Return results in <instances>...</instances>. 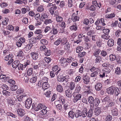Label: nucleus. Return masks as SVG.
Returning <instances> with one entry per match:
<instances>
[{"label":"nucleus","mask_w":121,"mask_h":121,"mask_svg":"<svg viewBox=\"0 0 121 121\" xmlns=\"http://www.w3.org/2000/svg\"><path fill=\"white\" fill-rule=\"evenodd\" d=\"M30 8L29 7L27 6L26 8H23L22 9V13L23 14L25 13L27 11L30 10Z\"/></svg>","instance_id":"obj_41"},{"label":"nucleus","mask_w":121,"mask_h":121,"mask_svg":"<svg viewBox=\"0 0 121 121\" xmlns=\"http://www.w3.org/2000/svg\"><path fill=\"white\" fill-rule=\"evenodd\" d=\"M33 73V68H29L27 71V74L28 76H31Z\"/></svg>","instance_id":"obj_38"},{"label":"nucleus","mask_w":121,"mask_h":121,"mask_svg":"<svg viewBox=\"0 0 121 121\" xmlns=\"http://www.w3.org/2000/svg\"><path fill=\"white\" fill-rule=\"evenodd\" d=\"M82 116V112L80 110H78L76 111L75 113V116L76 118H78Z\"/></svg>","instance_id":"obj_30"},{"label":"nucleus","mask_w":121,"mask_h":121,"mask_svg":"<svg viewBox=\"0 0 121 121\" xmlns=\"http://www.w3.org/2000/svg\"><path fill=\"white\" fill-rule=\"evenodd\" d=\"M87 109L86 108H84L82 112V116L83 118L85 117L87 115Z\"/></svg>","instance_id":"obj_34"},{"label":"nucleus","mask_w":121,"mask_h":121,"mask_svg":"<svg viewBox=\"0 0 121 121\" xmlns=\"http://www.w3.org/2000/svg\"><path fill=\"white\" fill-rule=\"evenodd\" d=\"M61 46H63L64 49L66 51H68L70 50V43L69 42H68V40L65 38H64L63 39Z\"/></svg>","instance_id":"obj_4"},{"label":"nucleus","mask_w":121,"mask_h":121,"mask_svg":"<svg viewBox=\"0 0 121 121\" xmlns=\"http://www.w3.org/2000/svg\"><path fill=\"white\" fill-rule=\"evenodd\" d=\"M115 73L117 74L120 75L121 73V70L120 68L119 67H117L115 69Z\"/></svg>","instance_id":"obj_52"},{"label":"nucleus","mask_w":121,"mask_h":121,"mask_svg":"<svg viewBox=\"0 0 121 121\" xmlns=\"http://www.w3.org/2000/svg\"><path fill=\"white\" fill-rule=\"evenodd\" d=\"M75 86V83L73 82H72L71 83L69 86V88L71 90L73 89Z\"/></svg>","instance_id":"obj_55"},{"label":"nucleus","mask_w":121,"mask_h":121,"mask_svg":"<svg viewBox=\"0 0 121 121\" xmlns=\"http://www.w3.org/2000/svg\"><path fill=\"white\" fill-rule=\"evenodd\" d=\"M83 82L84 83L87 84L90 81V78L86 75H83L82 77Z\"/></svg>","instance_id":"obj_15"},{"label":"nucleus","mask_w":121,"mask_h":121,"mask_svg":"<svg viewBox=\"0 0 121 121\" xmlns=\"http://www.w3.org/2000/svg\"><path fill=\"white\" fill-rule=\"evenodd\" d=\"M56 88L57 90L59 92H61L63 91V87L59 84L57 85Z\"/></svg>","instance_id":"obj_36"},{"label":"nucleus","mask_w":121,"mask_h":121,"mask_svg":"<svg viewBox=\"0 0 121 121\" xmlns=\"http://www.w3.org/2000/svg\"><path fill=\"white\" fill-rule=\"evenodd\" d=\"M76 0H68V5L69 7H72L73 4L76 2Z\"/></svg>","instance_id":"obj_37"},{"label":"nucleus","mask_w":121,"mask_h":121,"mask_svg":"<svg viewBox=\"0 0 121 121\" xmlns=\"http://www.w3.org/2000/svg\"><path fill=\"white\" fill-rule=\"evenodd\" d=\"M115 89V87L113 86H111L107 89L106 91L108 94L112 95L114 92Z\"/></svg>","instance_id":"obj_10"},{"label":"nucleus","mask_w":121,"mask_h":121,"mask_svg":"<svg viewBox=\"0 0 121 121\" xmlns=\"http://www.w3.org/2000/svg\"><path fill=\"white\" fill-rule=\"evenodd\" d=\"M31 55L33 59L36 60L38 58L39 55L36 52H32L31 53Z\"/></svg>","instance_id":"obj_27"},{"label":"nucleus","mask_w":121,"mask_h":121,"mask_svg":"<svg viewBox=\"0 0 121 121\" xmlns=\"http://www.w3.org/2000/svg\"><path fill=\"white\" fill-rule=\"evenodd\" d=\"M17 56L19 58L21 57V59H22V60H24L25 58L24 53L21 50H20L17 52Z\"/></svg>","instance_id":"obj_16"},{"label":"nucleus","mask_w":121,"mask_h":121,"mask_svg":"<svg viewBox=\"0 0 121 121\" xmlns=\"http://www.w3.org/2000/svg\"><path fill=\"white\" fill-rule=\"evenodd\" d=\"M30 61L29 60H28L26 62L24 63L23 64L19 63L18 65V69L19 70H25L27 65H30Z\"/></svg>","instance_id":"obj_5"},{"label":"nucleus","mask_w":121,"mask_h":121,"mask_svg":"<svg viewBox=\"0 0 121 121\" xmlns=\"http://www.w3.org/2000/svg\"><path fill=\"white\" fill-rule=\"evenodd\" d=\"M47 108L45 105L40 104L37 105L35 109V110L37 111L39 110L42 109L39 114L38 116L39 118H43L46 117L47 116V110L46 109Z\"/></svg>","instance_id":"obj_2"},{"label":"nucleus","mask_w":121,"mask_h":121,"mask_svg":"<svg viewBox=\"0 0 121 121\" xmlns=\"http://www.w3.org/2000/svg\"><path fill=\"white\" fill-rule=\"evenodd\" d=\"M65 1H60L59 5L58 6H59L60 8H61L64 7L65 6Z\"/></svg>","instance_id":"obj_64"},{"label":"nucleus","mask_w":121,"mask_h":121,"mask_svg":"<svg viewBox=\"0 0 121 121\" xmlns=\"http://www.w3.org/2000/svg\"><path fill=\"white\" fill-rule=\"evenodd\" d=\"M16 112L17 113L18 115L20 117H22L25 114L24 110L21 108L18 109L16 111Z\"/></svg>","instance_id":"obj_14"},{"label":"nucleus","mask_w":121,"mask_h":121,"mask_svg":"<svg viewBox=\"0 0 121 121\" xmlns=\"http://www.w3.org/2000/svg\"><path fill=\"white\" fill-rule=\"evenodd\" d=\"M3 79L5 81H8L9 79V78L5 74H1L0 76V79Z\"/></svg>","instance_id":"obj_23"},{"label":"nucleus","mask_w":121,"mask_h":121,"mask_svg":"<svg viewBox=\"0 0 121 121\" xmlns=\"http://www.w3.org/2000/svg\"><path fill=\"white\" fill-rule=\"evenodd\" d=\"M101 112V109L99 107H97L95 109L94 113L95 115H99Z\"/></svg>","instance_id":"obj_28"},{"label":"nucleus","mask_w":121,"mask_h":121,"mask_svg":"<svg viewBox=\"0 0 121 121\" xmlns=\"http://www.w3.org/2000/svg\"><path fill=\"white\" fill-rule=\"evenodd\" d=\"M115 14L114 13H111L105 15V17L107 18L112 19L115 17Z\"/></svg>","instance_id":"obj_40"},{"label":"nucleus","mask_w":121,"mask_h":121,"mask_svg":"<svg viewBox=\"0 0 121 121\" xmlns=\"http://www.w3.org/2000/svg\"><path fill=\"white\" fill-rule=\"evenodd\" d=\"M108 45L109 47H111L113 46L114 44V41L113 39H110L107 42Z\"/></svg>","instance_id":"obj_26"},{"label":"nucleus","mask_w":121,"mask_h":121,"mask_svg":"<svg viewBox=\"0 0 121 121\" xmlns=\"http://www.w3.org/2000/svg\"><path fill=\"white\" fill-rule=\"evenodd\" d=\"M37 79V78L36 77H34L31 78L30 79V81L31 83H34L36 82Z\"/></svg>","instance_id":"obj_50"},{"label":"nucleus","mask_w":121,"mask_h":121,"mask_svg":"<svg viewBox=\"0 0 121 121\" xmlns=\"http://www.w3.org/2000/svg\"><path fill=\"white\" fill-rule=\"evenodd\" d=\"M58 25H56L55 26H52V29L50 31L49 34H53V35H56L58 32L57 28H58Z\"/></svg>","instance_id":"obj_8"},{"label":"nucleus","mask_w":121,"mask_h":121,"mask_svg":"<svg viewBox=\"0 0 121 121\" xmlns=\"http://www.w3.org/2000/svg\"><path fill=\"white\" fill-rule=\"evenodd\" d=\"M93 5L95 6V7H98L99 8H100L101 6V3H99L98 4L96 0H93L92 2Z\"/></svg>","instance_id":"obj_43"},{"label":"nucleus","mask_w":121,"mask_h":121,"mask_svg":"<svg viewBox=\"0 0 121 121\" xmlns=\"http://www.w3.org/2000/svg\"><path fill=\"white\" fill-rule=\"evenodd\" d=\"M104 22V19H98L96 20L95 24L96 25H102L103 26H104L106 25Z\"/></svg>","instance_id":"obj_9"},{"label":"nucleus","mask_w":121,"mask_h":121,"mask_svg":"<svg viewBox=\"0 0 121 121\" xmlns=\"http://www.w3.org/2000/svg\"><path fill=\"white\" fill-rule=\"evenodd\" d=\"M49 86V85L48 84V83H44L42 86L43 89V90H45L48 88Z\"/></svg>","instance_id":"obj_47"},{"label":"nucleus","mask_w":121,"mask_h":121,"mask_svg":"<svg viewBox=\"0 0 121 121\" xmlns=\"http://www.w3.org/2000/svg\"><path fill=\"white\" fill-rule=\"evenodd\" d=\"M118 110L116 108H113L111 111V113L112 115L114 116H117L118 115Z\"/></svg>","instance_id":"obj_21"},{"label":"nucleus","mask_w":121,"mask_h":121,"mask_svg":"<svg viewBox=\"0 0 121 121\" xmlns=\"http://www.w3.org/2000/svg\"><path fill=\"white\" fill-rule=\"evenodd\" d=\"M62 42L63 40H62L61 38H59L54 42L53 43V44L55 46H57L60 43H61V45H62Z\"/></svg>","instance_id":"obj_24"},{"label":"nucleus","mask_w":121,"mask_h":121,"mask_svg":"<svg viewBox=\"0 0 121 121\" xmlns=\"http://www.w3.org/2000/svg\"><path fill=\"white\" fill-rule=\"evenodd\" d=\"M94 109L93 106H90V108L88 112H87V117H91L92 116L93 113V110Z\"/></svg>","instance_id":"obj_11"},{"label":"nucleus","mask_w":121,"mask_h":121,"mask_svg":"<svg viewBox=\"0 0 121 121\" xmlns=\"http://www.w3.org/2000/svg\"><path fill=\"white\" fill-rule=\"evenodd\" d=\"M51 29V28L50 26H46L44 29V32L45 33H47V32L50 31Z\"/></svg>","instance_id":"obj_57"},{"label":"nucleus","mask_w":121,"mask_h":121,"mask_svg":"<svg viewBox=\"0 0 121 121\" xmlns=\"http://www.w3.org/2000/svg\"><path fill=\"white\" fill-rule=\"evenodd\" d=\"M101 51L100 49H96L93 53V55L95 57L99 56Z\"/></svg>","instance_id":"obj_31"},{"label":"nucleus","mask_w":121,"mask_h":121,"mask_svg":"<svg viewBox=\"0 0 121 121\" xmlns=\"http://www.w3.org/2000/svg\"><path fill=\"white\" fill-rule=\"evenodd\" d=\"M40 42L42 44L44 45H47L48 43V41L44 39H41L40 40Z\"/></svg>","instance_id":"obj_56"},{"label":"nucleus","mask_w":121,"mask_h":121,"mask_svg":"<svg viewBox=\"0 0 121 121\" xmlns=\"http://www.w3.org/2000/svg\"><path fill=\"white\" fill-rule=\"evenodd\" d=\"M40 66V64L39 63L35 62L33 65V68L34 70L38 69Z\"/></svg>","instance_id":"obj_29"},{"label":"nucleus","mask_w":121,"mask_h":121,"mask_svg":"<svg viewBox=\"0 0 121 121\" xmlns=\"http://www.w3.org/2000/svg\"><path fill=\"white\" fill-rule=\"evenodd\" d=\"M60 63L61 65L64 67H65L68 65V62L66 59L63 57L61 58L60 60Z\"/></svg>","instance_id":"obj_13"},{"label":"nucleus","mask_w":121,"mask_h":121,"mask_svg":"<svg viewBox=\"0 0 121 121\" xmlns=\"http://www.w3.org/2000/svg\"><path fill=\"white\" fill-rule=\"evenodd\" d=\"M95 58L94 60V61L96 64H98L100 63L102 61V58L101 57L98 56L95 57Z\"/></svg>","instance_id":"obj_19"},{"label":"nucleus","mask_w":121,"mask_h":121,"mask_svg":"<svg viewBox=\"0 0 121 121\" xmlns=\"http://www.w3.org/2000/svg\"><path fill=\"white\" fill-rule=\"evenodd\" d=\"M110 59L111 61H113L116 58V56L114 54H111L109 56Z\"/></svg>","instance_id":"obj_54"},{"label":"nucleus","mask_w":121,"mask_h":121,"mask_svg":"<svg viewBox=\"0 0 121 121\" xmlns=\"http://www.w3.org/2000/svg\"><path fill=\"white\" fill-rule=\"evenodd\" d=\"M65 92L66 96L67 97H72V93L71 91L66 90L65 91Z\"/></svg>","instance_id":"obj_42"},{"label":"nucleus","mask_w":121,"mask_h":121,"mask_svg":"<svg viewBox=\"0 0 121 121\" xmlns=\"http://www.w3.org/2000/svg\"><path fill=\"white\" fill-rule=\"evenodd\" d=\"M101 38L104 40H107L110 38V37L108 36V35L104 34L102 35Z\"/></svg>","instance_id":"obj_39"},{"label":"nucleus","mask_w":121,"mask_h":121,"mask_svg":"<svg viewBox=\"0 0 121 121\" xmlns=\"http://www.w3.org/2000/svg\"><path fill=\"white\" fill-rule=\"evenodd\" d=\"M44 60L45 61L48 63H49L52 60V59L51 58L48 57H45L44 59Z\"/></svg>","instance_id":"obj_60"},{"label":"nucleus","mask_w":121,"mask_h":121,"mask_svg":"<svg viewBox=\"0 0 121 121\" xmlns=\"http://www.w3.org/2000/svg\"><path fill=\"white\" fill-rule=\"evenodd\" d=\"M64 109H63V112L66 113V111L69 108V105L68 103H66L64 104Z\"/></svg>","instance_id":"obj_32"},{"label":"nucleus","mask_w":121,"mask_h":121,"mask_svg":"<svg viewBox=\"0 0 121 121\" xmlns=\"http://www.w3.org/2000/svg\"><path fill=\"white\" fill-rule=\"evenodd\" d=\"M56 19L57 21L58 22H61L63 20V18L59 16H56Z\"/></svg>","instance_id":"obj_53"},{"label":"nucleus","mask_w":121,"mask_h":121,"mask_svg":"<svg viewBox=\"0 0 121 121\" xmlns=\"http://www.w3.org/2000/svg\"><path fill=\"white\" fill-rule=\"evenodd\" d=\"M44 9L42 5L39 6L38 8L37 11L38 12H42L43 11Z\"/></svg>","instance_id":"obj_59"},{"label":"nucleus","mask_w":121,"mask_h":121,"mask_svg":"<svg viewBox=\"0 0 121 121\" xmlns=\"http://www.w3.org/2000/svg\"><path fill=\"white\" fill-rule=\"evenodd\" d=\"M79 19V18L78 17L74 16L73 14L72 16V20L73 22H75L77 21H78Z\"/></svg>","instance_id":"obj_44"},{"label":"nucleus","mask_w":121,"mask_h":121,"mask_svg":"<svg viewBox=\"0 0 121 121\" xmlns=\"http://www.w3.org/2000/svg\"><path fill=\"white\" fill-rule=\"evenodd\" d=\"M1 87L3 89L5 90H8L9 88L8 86L5 84H3L2 83L0 84Z\"/></svg>","instance_id":"obj_51"},{"label":"nucleus","mask_w":121,"mask_h":121,"mask_svg":"<svg viewBox=\"0 0 121 121\" xmlns=\"http://www.w3.org/2000/svg\"><path fill=\"white\" fill-rule=\"evenodd\" d=\"M9 21V19L7 18H5V19L2 22V24L6 26L7 25Z\"/></svg>","instance_id":"obj_46"},{"label":"nucleus","mask_w":121,"mask_h":121,"mask_svg":"<svg viewBox=\"0 0 121 121\" xmlns=\"http://www.w3.org/2000/svg\"><path fill=\"white\" fill-rule=\"evenodd\" d=\"M53 22L52 19H45L44 22V23L45 25L52 24Z\"/></svg>","instance_id":"obj_25"},{"label":"nucleus","mask_w":121,"mask_h":121,"mask_svg":"<svg viewBox=\"0 0 121 121\" xmlns=\"http://www.w3.org/2000/svg\"><path fill=\"white\" fill-rule=\"evenodd\" d=\"M78 28L77 26L75 25H73L69 27V29L71 30L76 31Z\"/></svg>","instance_id":"obj_45"},{"label":"nucleus","mask_w":121,"mask_h":121,"mask_svg":"<svg viewBox=\"0 0 121 121\" xmlns=\"http://www.w3.org/2000/svg\"><path fill=\"white\" fill-rule=\"evenodd\" d=\"M42 30H35L34 32V33L37 35H41V34L42 33Z\"/></svg>","instance_id":"obj_63"},{"label":"nucleus","mask_w":121,"mask_h":121,"mask_svg":"<svg viewBox=\"0 0 121 121\" xmlns=\"http://www.w3.org/2000/svg\"><path fill=\"white\" fill-rule=\"evenodd\" d=\"M102 84L99 82L96 83L95 85V88L97 91H99L101 90L102 87Z\"/></svg>","instance_id":"obj_20"},{"label":"nucleus","mask_w":121,"mask_h":121,"mask_svg":"<svg viewBox=\"0 0 121 121\" xmlns=\"http://www.w3.org/2000/svg\"><path fill=\"white\" fill-rule=\"evenodd\" d=\"M41 79L42 80H41L42 81V82L43 84L48 83V79L47 77H44Z\"/></svg>","instance_id":"obj_58"},{"label":"nucleus","mask_w":121,"mask_h":121,"mask_svg":"<svg viewBox=\"0 0 121 121\" xmlns=\"http://www.w3.org/2000/svg\"><path fill=\"white\" fill-rule=\"evenodd\" d=\"M92 73H91V77H96L98 75L99 71V69L98 68L94 67H92L90 69Z\"/></svg>","instance_id":"obj_6"},{"label":"nucleus","mask_w":121,"mask_h":121,"mask_svg":"<svg viewBox=\"0 0 121 121\" xmlns=\"http://www.w3.org/2000/svg\"><path fill=\"white\" fill-rule=\"evenodd\" d=\"M82 96V95L79 94H78L76 95H73V102L75 103L77 102L78 101L80 100L81 99Z\"/></svg>","instance_id":"obj_12"},{"label":"nucleus","mask_w":121,"mask_h":121,"mask_svg":"<svg viewBox=\"0 0 121 121\" xmlns=\"http://www.w3.org/2000/svg\"><path fill=\"white\" fill-rule=\"evenodd\" d=\"M95 100L94 98L91 96H89L88 97V100L89 103L90 104V106H93L94 107V103L95 101Z\"/></svg>","instance_id":"obj_17"},{"label":"nucleus","mask_w":121,"mask_h":121,"mask_svg":"<svg viewBox=\"0 0 121 121\" xmlns=\"http://www.w3.org/2000/svg\"><path fill=\"white\" fill-rule=\"evenodd\" d=\"M112 119V116L109 115L106 117L105 120L106 121H111Z\"/></svg>","instance_id":"obj_62"},{"label":"nucleus","mask_w":121,"mask_h":121,"mask_svg":"<svg viewBox=\"0 0 121 121\" xmlns=\"http://www.w3.org/2000/svg\"><path fill=\"white\" fill-rule=\"evenodd\" d=\"M58 81L59 82H64L63 76L61 75H58L57 77Z\"/></svg>","instance_id":"obj_49"},{"label":"nucleus","mask_w":121,"mask_h":121,"mask_svg":"<svg viewBox=\"0 0 121 121\" xmlns=\"http://www.w3.org/2000/svg\"><path fill=\"white\" fill-rule=\"evenodd\" d=\"M3 94L6 96V100L7 103L11 105H14L16 103V99L13 96L15 95V93L9 92L6 90L2 91Z\"/></svg>","instance_id":"obj_1"},{"label":"nucleus","mask_w":121,"mask_h":121,"mask_svg":"<svg viewBox=\"0 0 121 121\" xmlns=\"http://www.w3.org/2000/svg\"><path fill=\"white\" fill-rule=\"evenodd\" d=\"M48 14L46 12H43L41 14V16L40 18L41 20L43 21V20H45L48 18Z\"/></svg>","instance_id":"obj_18"},{"label":"nucleus","mask_w":121,"mask_h":121,"mask_svg":"<svg viewBox=\"0 0 121 121\" xmlns=\"http://www.w3.org/2000/svg\"><path fill=\"white\" fill-rule=\"evenodd\" d=\"M0 5L2 8H4L8 5L7 3L5 2H2L0 3Z\"/></svg>","instance_id":"obj_61"},{"label":"nucleus","mask_w":121,"mask_h":121,"mask_svg":"<svg viewBox=\"0 0 121 121\" xmlns=\"http://www.w3.org/2000/svg\"><path fill=\"white\" fill-rule=\"evenodd\" d=\"M32 100L30 98L27 99L25 102V106L27 108H29L32 104Z\"/></svg>","instance_id":"obj_7"},{"label":"nucleus","mask_w":121,"mask_h":121,"mask_svg":"<svg viewBox=\"0 0 121 121\" xmlns=\"http://www.w3.org/2000/svg\"><path fill=\"white\" fill-rule=\"evenodd\" d=\"M20 62L18 60H17L15 61L12 63V67L16 69L18 67V65H19Z\"/></svg>","instance_id":"obj_33"},{"label":"nucleus","mask_w":121,"mask_h":121,"mask_svg":"<svg viewBox=\"0 0 121 121\" xmlns=\"http://www.w3.org/2000/svg\"><path fill=\"white\" fill-rule=\"evenodd\" d=\"M36 40L35 37H32L29 39L30 43L33 44L36 42Z\"/></svg>","instance_id":"obj_48"},{"label":"nucleus","mask_w":121,"mask_h":121,"mask_svg":"<svg viewBox=\"0 0 121 121\" xmlns=\"http://www.w3.org/2000/svg\"><path fill=\"white\" fill-rule=\"evenodd\" d=\"M102 102L103 104H107L108 107L113 106L115 104V103L111 100L110 97H108L104 98L102 100Z\"/></svg>","instance_id":"obj_3"},{"label":"nucleus","mask_w":121,"mask_h":121,"mask_svg":"<svg viewBox=\"0 0 121 121\" xmlns=\"http://www.w3.org/2000/svg\"><path fill=\"white\" fill-rule=\"evenodd\" d=\"M68 115V117L69 118H71L72 119H73L74 117L75 113L73 111L71 110L69 112Z\"/></svg>","instance_id":"obj_22"},{"label":"nucleus","mask_w":121,"mask_h":121,"mask_svg":"<svg viewBox=\"0 0 121 121\" xmlns=\"http://www.w3.org/2000/svg\"><path fill=\"white\" fill-rule=\"evenodd\" d=\"M100 102V101L99 99L98 98H96L94 102V106L96 107H97L99 105Z\"/></svg>","instance_id":"obj_35"}]
</instances>
